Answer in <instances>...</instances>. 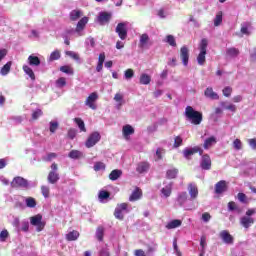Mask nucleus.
Returning a JSON list of instances; mask_svg holds the SVG:
<instances>
[{
    "instance_id": "obj_1",
    "label": "nucleus",
    "mask_w": 256,
    "mask_h": 256,
    "mask_svg": "<svg viewBox=\"0 0 256 256\" xmlns=\"http://www.w3.org/2000/svg\"><path fill=\"white\" fill-rule=\"evenodd\" d=\"M184 115L192 125H201L203 122V113L196 111L191 106H187L185 108Z\"/></svg>"
},
{
    "instance_id": "obj_2",
    "label": "nucleus",
    "mask_w": 256,
    "mask_h": 256,
    "mask_svg": "<svg viewBox=\"0 0 256 256\" xmlns=\"http://www.w3.org/2000/svg\"><path fill=\"white\" fill-rule=\"evenodd\" d=\"M209 45V41L207 38L201 40L199 44V51L200 53L197 56L198 65H205V55H207V47Z\"/></svg>"
},
{
    "instance_id": "obj_3",
    "label": "nucleus",
    "mask_w": 256,
    "mask_h": 256,
    "mask_svg": "<svg viewBox=\"0 0 256 256\" xmlns=\"http://www.w3.org/2000/svg\"><path fill=\"white\" fill-rule=\"evenodd\" d=\"M30 223L31 225L36 227V231H38V233H40V231H43V229H45V222H43V216L41 214L32 216L30 218Z\"/></svg>"
},
{
    "instance_id": "obj_4",
    "label": "nucleus",
    "mask_w": 256,
    "mask_h": 256,
    "mask_svg": "<svg viewBox=\"0 0 256 256\" xmlns=\"http://www.w3.org/2000/svg\"><path fill=\"white\" fill-rule=\"evenodd\" d=\"M123 211H125L126 213H129V204L127 203L118 204L114 210V217H116V219H119V221H123V219H125V216L123 215Z\"/></svg>"
},
{
    "instance_id": "obj_5",
    "label": "nucleus",
    "mask_w": 256,
    "mask_h": 256,
    "mask_svg": "<svg viewBox=\"0 0 256 256\" xmlns=\"http://www.w3.org/2000/svg\"><path fill=\"white\" fill-rule=\"evenodd\" d=\"M99 141H101V134H99V132H93L89 135L85 145L88 149H91V147H95Z\"/></svg>"
},
{
    "instance_id": "obj_6",
    "label": "nucleus",
    "mask_w": 256,
    "mask_h": 256,
    "mask_svg": "<svg viewBox=\"0 0 256 256\" xmlns=\"http://www.w3.org/2000/svg\"><path fill=\"white\" fill-rule=\"evenodd\" d=\"M11 185L16 189H27V187H29V182L25 178L17 176L13 179Z\"/></svg>"
},
{
    "instance_id": "obj_7",
    "label": "nucleus",
    "mask_w": 256,
    "mask_h": 256,
    "mask_svg": "<svg viewBox=\"0 0 256 256\" xmlns=\"http://www.w3.org/2000/svg\"><path fill=\"white\" fill-rule=\"evenodd\" d=\"M99 99V94L97 92H92L86 99L85 105L89 107L90 109H97V104L95 102Z\"/></svg>"
},
{
    "instance_id": "obj_8",
    "label": "nucleus",
    "mask_w": 256,
    "mask_h": 256,
    "mask_svg": "<svg viewBox=\"0 0 256 256\" xmlns=\"http://www.w3.org/2000/svg\"><path fill=\"white\" fill-rule=\"evenodd\" d=\"M195 153H199V155H203V150L199 146H194L193 148H186L183 150V156L185 159H191L192 155Z\"/></svg>"
},
{
    "instance_id": "obj_9",
    "label": "nucleus",
    "mask_w": 256,
    "mask_h": 256,
    "mask_svg": "<svg viewBox=\"0 0 256 256\" xmlns=\"http://www.w3.org/2000/svg\"><path fill=\"white\" fill-rule=\"evenodd\" d=\"M116 33L122 41L127 39V24L120 22L116 26Z\"/></svg>"
},
{
    "instance_id": "obj_10",
    "label": "nucleus",
    "mask_w": 256,
    "mask_h": 256,
    "mask_svg": "<svg viewBox=\"0 0 256 256\" xmlns=\"http://www.w3.org/2000/svg\"><path fill=\"white\" fill-rule=\"evenodd\" d=\"M151 45H153V42L151 41L149 34L147 33L142 34L139 40L140 49H147V47H151Z\"/></svg>"
},
{
    "instance_id": "obj_11",
    "label": "nucleus",
    "mask_w": 256,
    "mask_h": 256,
    "mask_svg": "<svg viewBox=\"0 0 256 256\" xmlns=\"http://www.w3.org/2000/svg\"><path fill=\"white\" fill-rule=\"evenodd\" d=\"M180 59L184 67L189 65V48L187 46H182L180 48Z\"/></svg>"
},
{
    "instance_id": "obj_12",
    "label": "nucleus",
    "mask_w": 256,
    "mask_h": 256,
    "mask_svg": "<svg viewBox=\"0 0 256 256\" xmlns=\"http://www.w3.org/2000/svg\"><path fill=\"white\" fill-rule=\"evenodd\" d=\"M211 165V156H209V154L202 155V160L200 162L201 169L204 171H209L211 169Z\"/></svg>"
},
{
    "instance_id": "obj_13",
    "label": "nucleus",
    "mask_w": 256,
    "mask_h": 256,
    "mask_svg": "<svg viewBox=\"0 0 256 256\" xmlns=\"http://www.w3.org/2000/svg\"><path fill=\"white\" fill-rule=\"evenodd\" d=\"M149 169H151V163L148 161H142L137 164L136 172L143 175V173H148Z\"/></svg>"
},
{
    "instance_id": "obj_14",
    "label": "nucleus",
    "mask_w": 256,
    "mask_h": 256,
    "mask_svg": "<svg viewBox=\"0 0 256 256\" xmlns=\"http://www.w3.org/2000/svg\"><path fill=\"white\" fill-rule=\"evenodd\" d=\"M99 25H107L111 21V13L109 12H100L97 18Z\"/></svg>"
},
{
    "instance_id": "obj_15",
    "label": "nucleus",
    "mask_w": 256,
    "mask_h": 256,
    "mask_svg": "<svg viewBox=\"0 0 256 256\" xmlns=\"http://www.w3.org/2000/svg\"><path fill=\"white\" fill-rule=\"evenodd\" d=\"M219 237L222 239V241H224L226 243V245H233L234 238H233V236H231L229 231L222 230L219 233Z\"/></svg>"
},
{
    "instance_id": "obj_16",
    "label": "nucleus",
    "mask_w": 256,
    "mask_h": 256,
    "mask_svg": "<svg viewBox=\"0 0 256 256\" xmlns=\"http://www.w3.org/2000/svg\"><path fill=\"white\" fill-rule=\"evenodd\" d=\"M227 191V182L225 180H221L215 185V193L217 195H221V193H225Z\"/></svg>"
},
{
    "instance_id": "obj_17",
    "label": "nucleus",
    "mask_w": 256,
    "mask_h": 256,
    "mask_svg": "<svg viewBox=\"0 0 256 256\" xmlns=\"http://www.w3.org/2000/svg\"><path fill=\"white\" fill-rule=\"evenodd\" d=\"M254 223L255 219L253 217L244 216L240 219V224L242 225V227H244V229H249V227H251V225H254Z\"/></svg>"
},
{
    "instance_id": "obj_18",
    "label": "nucleus",
    "mask_w": 256,
    "mask_h": 256,
    "mask_svg": "<svg viewBox=\"0 0 256 256\" xmlns=\"http://www.w3.org/2000/svg\"><path fill=\"white\" fill-rule=\"evenodd\" d=\"M122 133H123V137L125 139H129V136L133 135L135 133V129L133 128V126L127 124V125L123 126Z\"/></svg>"
},
{
    "instance_id": "obj_19",
    "label": "nucleus",
    "mask_w": 256,
    "mask_h": 256,
    "mask_svg": "<svg viewBox=\"0 0 256 256\" xmlns=\"http://www.w3.org/2000/svg\"><path fill=\"white\" fill-rule=\"evenodd\" d=\"M143 197V191L139 187H136L135 190L129 197V201H139V199Z\"/></svg>"
},
{
    "instance_id": "obj_20",
    "label": "nucleus",
    "mask_w": 256,
    "mask_h": 256,
    "mask_svg": "<svg viewBox=\"0 0 256 256\" xmlns=\"http://www.w3.org/2000/svg\"><path fill=\"white\" fill-rule=\"evenodd\" d=\"M188 192L191 197V199H197L199 196V189L195 184H189L188 185Z\"/></svg>"
},
{
    "instance_id": "obj_21",
    "label": "nucleus",
    "mask_w": 256,
    "mask_h": 256,
    "mask_svg": "<svg viewBox=\"0 0 256 256\" xmlns=\"http://www.w3.org/2000/svg\"><path fill=\"white\" fill-rule=\"evenodd\" d=\"M87 23H89V18L83 17L82 19H80L76 25V33H81V31L85 29V25H87Z\"/></svg>"
},
{
    "instance_id": "obj_22",
    "label": "nucleus",
    "mask_w": 256,
    "mask_h": 256,
    "mask_svg": "<svg viewBox=\"0 0 256 256\" xmlns=\"http://www.w3.org/2000/svg\"><path fill=\"white\" fill-rule=\"evenodd\" d=\"M47 179H48V183H51V185H55V183H57V181H59L60 179L59 173L55 171H50Z\"/></svg>"
},
{
    "instance_id": "obj_23",
    "label": "nucleus",
    "mask_w": 256,
    "mask_h": 256,
    "mask_svg": "<svg viewBox=\"0 0 256 256\" xmlns=\"http://www.w3.org/2000/svg\"><path fill=\"white\" fill-rule=\"evenodd\" d=\"M215 143H217V138H215V136H211L204 141L203 148L206 150L211 149Z\"/></svg>"
},
{
    "instance_id": "obj_24",
    "label": "nucleus",
    "mask_w": 256,
    "mask_h": 256,
    "mask_svg": "<svg viewBox=\"0 0 256 256\" xmlns=\"http://www.w3.org/2000/svg\"><path fill=\"white\" fill-rule=\"evenodd\" d=\"M28 64L31 67H39V65H41V59H39L37 56L30 55L28 57Z\"/></svg>"
},
{
    "instance_id": "obj_25",
    "label": "nucleus",
    "mask_w": 256,
    "mask_h": 256,
    "mask_svg": "<svg viewBox=\"0 0 256 256\" xmlns=\"http://www.w3.org/2000/svg\"><path fill=\"white\" fill-rule=\"evenodd\" d=\"M204 95L208 99H219V95L213 91L212 87L206 88V90L204 91Z\"/></svg>"
},
{
    "instance_id": "obj_26",
    "label": "nucleus",
    "mask_w": 256,
    "mask_h": 256,
    "mask_svg": "<svg viewBox=\"0 0 256 256\" xmlns=\"http://www.w3.org/2000/svg\"><path fill=\"white\" fill-rule=\"evenodd\" d=\"M121 175H123V171H121L119 169L112 170L111 173L109 174V180L117 181V179H119V177H121Z\"/></svg>"
},
{
    "instance_id": "obj_27",
    "label": "nucleus",
    "mask_w": 256,
    "mask_h": 256,
    "mask_svg": "<svg viewBox=\"0 0 256 256\" xmlns=\"http://www.w3.org/2000/svg\"><path fill=\"white\" fill-rule=\"evenodd\" d=\"M172 191H173L172 183H169L168 185H166L164 188L161 189V193L162 195H164V197H171Z\"/></svg>"
},
{
    "instance_id": "obj_28",
    "label": "nucleus",
    "mask_w": 256,
    "mask_h": 256,
    "mask_svg": "<svg viewBox=\"0 0 256 256\" xmlns=\"http://www.w3.org/2000/svg\"><path fill=\"white\" fill-rule=\"evenodd\" d=\"M79 231L77 230H73L71 232H69L68 234H66V240L67 241H77V239H79Z\"/></svg>"
},
{
    "instance_id": "obj_29",
    "label": "nucleus",
    "mask_w": 256,
    "mask_h": 256,
    "mask_svg": "<svg viewBox=\"0 0 256 256\" xmlns=\"http://www.w3.org/2000/svg\"><path fill=\"white\" fill-rule=\"evenodd\" d=\"M182 223L179 219L172 220L166 225V229H177V227H181Z\"/></svg>"
},
{
    "instance_id": "obj_30",
    "label": "nucleus",
    "mask_w": 256,
    "mask_h": 256,
    "mask_svg": "<svg viewBox=\"0 0 256 256\" xmlns=\"http://www.w3.org/2000/svg\"><path fill=\"white\" fill-rule=\"evenodd\" d=\"M187 198H188L187 192H181L178 195L177 203L180 205V207H183V205H185V203L187 202Z\"/></svg>"
},
{
    "instance_id": "obj_31",
    "label": "nucleus",
    "mask_w": 256,
    "mask_h": 256,
    "mask_svg": "<svg viewBox=\"0 0 256 256\" xmlns=\"http://www.w3.org/2000/svg\"><path fill=\"white\" fill-rule=\"evenodd\" d=\"M22 69L32 81H35V72H33V69L31 67H29L28 65H23Z\"/></svg>"
},
{
    "instance_id": "obj_32",
    "label": "nucleus",
    "mask_w": 256,
    "mask_h": 256,
    "mask_svg": "<svg viewBox=\"0 0 256 256\" xmlns=\"http://www.w3.org/2000/svg\"><path fill=\"white\" fill-rule=\"evenodd\" d=\"M239 49L238 48H235V47H231V48H228L226 50V55L227 57H238L239 56Z\"/></svg>"
},
{
    "instance_id": "obj_33",
    "label": "nucleus",
    "mask_w": 256,
    "mask_h": 256,
    "mask_svg": "<svg viewBox=\"0 0 256 256\" xmlns=\"http://www.w3.org/2000/svg\"><path fill=\"white\" fill-rule=\"evenodd\" d=\"M13 65V62L9 61L7 62L0 70L1 75H9L11 71V66Z\"/></svg>"
},
{
    "instance_id": "obj_34",
    "label": "nucleus",
    "mask_w": 256,
    "mask_h": 256,
    "mask_svg": "<svg viewBox=\"0 0 256 256\" xmlns=\"http://www.w3.org/2000/svg\"><path fill=\"white\" fill-rule=\"evenodd\" d=\"M68 157L70 159H81L83 158V152L79 150H72L69 152Z\"/></svg>"
},
{
    "instance_id": "obj_35",
    "label": "nucleus",
    "mask_w": 256,
    "mask_h": 256,
    "mask_svg": "<svg viewBox=\"0 0 256 256\" xmlns=\"http://www.w3.org/2000/svg\"><path fill=\"white\" fill-rule=\"evenodd\" d=\"M82 15L83 12L81 10H72L70 12V21H77Z\"/></svg>"
},
{
    "instance_id": "obj_36",
    "label": "nucleus",
    "mask_w": 256,
    "mask_h": 256,
    "mask_svg": "<svg viewBox=\"0 0 256 256\" xmlns=\"http://www.w3.org/2000/svg\"><path fill=\"white\" fill-rule=\"evenodd\" d=\"M114 101H116L117 104V109H121V107H123V104L125 103L123 101V94L121 93H116L114 96Z\"/></svg>"
},
{
    "instance_id": "obj_37",
    "label": "nucleus",
    "mask_w": 256,
    "mask_h": 256,
    "mask_svg": "<svg viewBox=\"0 0 256 256\" xmlns=\"http://www.w3.org/2000/svg\"><path fill=\"white\" fill-rule=\"evenodd\" d=\"M74 121L79 127L80 131H82L83 133H87V128H85V122L83 121V119L75 118Z\"/></svg>"
},
{
    "instance_id": "obj_38",
    "label": "nucleus",
    "mask_w": 256,
    "mask_h": 256,
    "mask_svg": "<svg viewBox=\"0 0 256 256\" xmlns=\"http://www.w3.org/2000/svg\"><path fill=\"white\" fill-rule=\"evenodd\" d=\"M151 83V76L149 74H141L140 85H149Z\"/></svg>"
},
{
    "instance_id": "obj_39",
    "label": "nucleus",
    "mask_w": 256,
    "mask_h": 256,
    "mask_svg": "<svg viewBox=\"0 0 256 256\" xmlns=\"http://www.w3.org/2000/svg\"><path fill=\"white\" fill-rule=\"evenodd\" d=\"M178 173H179V170L177 168H173V169L167 170L166 177L167 179H175Z\"/></svg>"
},
{
    "instance_id": "obj_40",
    "label": "nucleus",
    "mask_w": 256,
    "mask_h": 256,
    "mask_svg": "<svg viewBox=\"0 0 256 256\" xmlns=\"http://www.w3.org/2000/svg\"><path fill=\"white\" fill-rule=\"evenodd\" d=\"M104 235H105V228H103L102 226H99L96 230V237L98 241H103Z\"/></svg>"
},
{
    "instance_id": "obj_41",
    "label": "nucleus",
    "mask_w": 256,
    "mask_h": 256,
    "mask_svg": "<svg viewBox=\"0 0 256 256\" xmlns=\"http://www.w3.org/2000/svg\"><path fill=\"white\" fill-rule=\"evenodd\" d=\"M67 85V79L65 77H60L56 80V87L58 89H63Z\"/></svg>"
},
{
    "instance_id": "obj_42",
    "label": "nucleus",
    "mask_w": 256,
    "mask_h": 256,
    "mask_svg": "<svg viewBox=\"0 0 256 256\" xmlns=\"http://www.w3.org/2000/svg\"><path fill=\"white\" fill-rule=\"evenodd\" d=\"M221 23H223V12H218L214 19V25H215V27H219V25H221Z\"/></svg>"
},
{
    "instance_id": "obj_43",
    "label": "nucleus",
    "mask_w": 256,
    "mask_h": 256,
    "mask_svg": "<svg viewBox=\"0 0 256 256\" xmlns=\"http://www.w3.org/2000/svg\"><path fill=\"white\" fill-rule=\"evenodd\" d=\"M61 59V52L59 50H55L50 54L49 61H57Z\"/></svg>"
},
{
    "instance_id": "obj_44",
    "label": "nucleus",
    "mask_w": 256,
    "mask_h": 256,
    "mask_svg": "<svg viewBox=\"0 0 256 256\" xmlns=\"http://www.w3.org/2000/svg\"><path fill=\"white\" fill-rule=\"evenodd\" d=\"M43 116V110L42 109H36L32 112V121H37L39 117Z\"/></svg>"
},
{
    "instance_id": "obj_45",
    "label": "nucleus",
    "mask_w": 256,
    "mask_h": 256,
    "mask_svg": "<svg viewBox=\"0 0 256 256\" xmlns=\"http://www.w3.org/2000/svg\"><path fill=\"white\" fill-rule=\"evenodd\" d=\"M26 205L33 209L34 207H37V201L33 197H28L26 199Z\"/></svg>"
},
{
    "instance_id": "obj_46",
    "label": "nucleus",
    "mask_w": 256,
    "mask_h": 256,
    "mask_svg": "<svg viewBox=\"0 0 256 256\" xmlns=\"http://www.w3.org/2000/svg\"><path fill=\"white\" fill-rule=\"evenodd\" d=\"M166 43H169L171 47H177V42L175 41V36L167 35Z\"/></svg>"
},
{
    "instance_id": "obj_47",
    "label": "nucleus",
    "mask_w": 256,
    "mask_h": 256,
    "mask_svg": "<svg viewBox=\"0 0 256 256\" xmlns=\"http://www.w3.org/2000/svg\"><path fill=\"white\" fill-rule=\"evenodd\" d=\"M200 246L202 247V252H201L200 256H203V253H205V247H207V237L206 236H202L200 238Z\"/></svg>"
},
{
    "instance_id": "obj_48",
    "label": "nucleus",
    "mask_w": 256,
    "mask_h": 256,
    "mask_svg": "<svg viewBox=\"0 0 256 256\" xmlns=\"http://www.w3.org/2000/svg\"><path fill=\"white\" fill-rule=\"evenodd\" d=\"M181 145H183V138H181V136H176L174 138V149L181 147Z\"/></svg>"
},
{
    "instance_id": "obj_49",
    "label": "nucleus",
    "mask_w": 256,
    "mask_h": 256,
    "mask_svg": "<svg viewBox=\"0 0 256 256\" xmlns=\"http://www.w3.org/2000/svg\"><path fill=\"white\" fill-rule=\"evenodd\" d=\"M233 147L236 149V151H241V149H243V143L241 140H239V138L233 141Z\"/></svg>"
},
{
    "instance_id": "obj_50",
    "label": "nucleus",
    "mask_w": 256,
    "mask_h": 256,
    "mask_svg": "<svg viewBox=\"0 0 256 256\" xmlns=\"http://www.w3.org/2000/svg\"><path fill=\"white\" fill-rule=\"evenodd\" d=\"M57 129H59V122L51 121L50 127H49L50 133H55L57 131Z\"/></svg>"
},
{
    "instance_id": "obj_51",
    "label": "nucleus",
    "mask_w": 256,
    "mask_h": 256,
    "mask_svg": "<svg viewBox=\"0 0 256 256\" xmlns=\"http://www.w3.org/2000/svg\"><path fill=\"white\" fill-rule=\"evenodd\" d=\"M60 71L62 73H66L67 75H73V68H71L70 66H61L60 67Z\"/></svg>"
},
{
    "instance_id": "obj_52",
    "label": "nucleus",
    "mask_w": 256,
    "mask_h": 256,
    "mask_svg": "<svg viewBox=\"0 0 256 256\" xmlns=\"http://www.w3.org/2000/svg\"><path fill=\"white\" fill-rule=\"evenodd\" d=\"M105 169V163L103 162H96L94 164V171H104Z\"/></svg>"
},
{
    "instance_id": "obj_53",
    "label": "nucleus",
    "mask_w": 256,
    "mask_h": 256,
    "mask_svg": "<svg viewBox=\"0 0 256 256\" xmlns=\"http://www.w3.org/2000/svg\"><path fill=\"white\" fill-rule=\"evenodd\" d=\"M9 237V231L7 230H2L0 232V241L3 243L5 241H7V238Z\"/></svg>"
},
{
    "instance_id": "obj_54",
    "label": "nucleus",
    "mask_w": 256,
    "mask_h": 256,
    "mask_svg": "<svg viewBox=\"0 0 256 256\" xmlns=\"http://www.w3.org/2000/svg\"><path fill=\"white\" fill-rule=\"evenodd\" d=\"M222 93L224 97H231V94L233 93V88L227 86L222 90Z\"/></svg>"
},
{
    "instance_id": "obj_55",
    "label": "nucleus",
    "mask_w": 256,
    "mask_h": 256,
    "mask_svg": "<svg viewBox=\"0 0 256 256\" xmlns=\"http://www.w3.org/2000/svg\"><path fill=\"white\" fill-rule=\"evenodd\" d=\"M41 193H42L43 197H45V199H47V197H49V193H50L49 186H41Z\"/></svg>"
},
{
    "instance_id": "obj_56",
    "label": "nucleus",
    "mask_w": 256,
    "mask_h": 256,
    "mask_svg": "<svg viewBox=\"0 0 256 256\" xmlns=\"http://www.w3.org/2000/svg\"><path fill=\"white\" fill-rule=\"evenodd\" d=\"M111 197V193L108 191L102 190L99 192V199H109Z\"/></svg>"
},
{
    "instance_id": "obj_57",
    "label": "nucleus",
    "mask_w": 256,
    "mask_h": 256,
    "mask_svg": "<svg viewBox=\"0 0 256 256\" xmlns=\"http://www.w3.org/2000/svg\"><path fill=\"white\" fill-rule=\"evenodd\" d=\"M53 159H57V153L55 152H51V153H48L47 156L44 158V161H53Z\"/></svg>"
},
{
    "instance_id": "obj_58",
    "label": "nucleus",
    "mask_w": 256,
    "mask_h": 256,
    "mask_svg": "<svg viewBox=\"0 0 256 256\" xmlns=\"http://www.w3.org/2000/svg\"><path fill=\"white\" fill-rule=\"evenodd\" d=\"M67 137L68 139H74L75 137H77V130L75 129H69L68 133H67Z\"/></svg>"
},
{
    "instance_id": "obj_59",
    "label": "nucleus",
    "mask_w": 256,
    "mask_h": 256,
    "mask_svg": "<svg viewBox=\"0 0 256 256\" xmlns=\"http://www.w3.org/2000/svg\"><path fill=\"white\" fill-rule=\"evenodd\" d=\"M125 79H132V77L135 75V72L133 69L129 68L125 71Z\"/></svg>"
},
{
    "instance_id": "obj_60",
    "label": "nucleus",
    "mask_w": 256,
    "mask_h": 256,
    "mask_svg": "<svg viewBox=\"0 0 256 256\" xmlns=\"http://www.w3.org/2000/svg\"><path fill=\"white\" fill-rule=\"evenodd\" d=\"M66 55H68L69 57H71L75 61H79V59H80L79 54H77V53H75L73 51L66 52Z\"/></svg>"
},
{
    "instance_id": "obj_61",
    "label": "nucleus",
    "mask_w": 256,
    "mask_h": 256,
    "mask_svg": "<svg viewBox=\"0 0 256 256\" xmlns=\"http://www.w3.org/2000/svg\"><path fill=\"white\" fill-rule=\"evenodd\" d=\"M238 200L240 203H247V195L245 193H238Z\"/></svg>"
},
{
    "instance_id": "obj_62",
    "label": "nucleus",
    "mask_w": 256,
    "mask_h": 256,
    "mask_svg": "<svg viewBox=\"0 0 256 256\" xmlns=\"http://www.w3.org/2000/svg\"><path fill=\"white\" fill-rule=\"evenodd\" d=\"M248 145H250L251 149L256 150V138L248 139Z\"/></svg>"
},
{
    "instance_id": "obj_63",
    "label": "nucleus",
    "mask_w": 256,
    "mask_h": 256,
    "mask_svg": "<svg viewBox=\"0 0 256 256\" xmlns=\"http://www.w3.org/2000/svg\"><path fill=\"white\" fill-rule=\"evenodd\" d=\"M21 231H24V233H27V231H29V222L28 221L22 222Z\"/></svg>"
},
{
    "instance_id": "obj_64",
    "label": "nucleus",
    "mask_w": 256,
    "mask_h": 256,
    "mask_svg": "<svg viewBox=\"0 0 256 256\" xmlns=\"http://www.w3.org/2000/svg\"><path fill=\"white\" fill-rule=\"evenodd\" d=\"M134 255L135 256H147L145 255V251H143V249H137L134 251Z\"/></svg>"
}]
</instances>
